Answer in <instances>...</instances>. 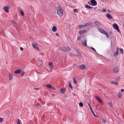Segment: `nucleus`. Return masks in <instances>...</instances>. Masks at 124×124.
Wrapping results in <instances>:
<instances>
[{
	"instance_id": "1",
	"label": "nucleus",
	"mask_w": 124,
	"mask_h": 124,
	"mask_svg": "<svg viewBox=\"0 0 124 124\" xmlns=\"http://www.w3.org/2000/svg\"><path fill=\"white\" fill-rule=\"evenodd\" d=\"M56 10H57V14L60 17L62 16L63 15V11L62 7L59 6H58L56 8Z\"/></svg>"
},
{
	"instance_id": "2",
	"label": "nucleus",
	"mask_w": 124,
	"mask_h": 124,
	"mask_svg": "<svg viewBox=\"0 0 124 124\" xmlns=\"http://www.w3.org/2000/svg\"><path fill=\"white\" fill-rule=\"evenodd\" d=\"M88 3L90 5L94 6L96 5L97 4V3L95 0H91L90 1V3L88 2Z\"/></svg>"
},
{
	"instance_id": "3",
	"label": "nucleus",
	"mask_w": 124,
	"mask_h": 124,
	"mask_svg": "<svg viewBox=\"0 0 124 124\" xmlns=\"http://www.w3.org/2000/svg\"><path fill=\"white\" fill-rule=\"evenodd\" d=\"M98 30L102 33L105 35L106 37L108 38L109 37V35L105 31L103 30L101 28H99Z\"/></svg>"
},
{
	"instance_id": "4",
	"label": "nucleus",
	"mask_w": 124,
	"mask_h": 124,
	"mask_svg": "<svg viewBox=\"0 0 124 124\" xmlns=\"http://www.w3.org/2000/svg\"><path fill=\"white\" fill-rule=\"evenodd\" d=\"M98 30L102 33L105 35L106 37L108 38L109 37V35L105 31L103 30L101 28H99Z\"/></svg>"
},
{
	"instance_id": "5",
	"label": "nucleus",
	"mask_w": 124,
	"mask_h": 124,
	"mask_svg": "<svg viewBox=\"0 0 124 124\" xmlns=\"http://www.w3.org/2000/svg\"><path fill=\"white\" fill-rule=\"evenodd\" d=\"M98 30L102 33L105 35L106 37L108 38L109 37V35L105 31L103 30L101 28H99Z\"/></svg>"
},
{
	"instance_id": "6",
	"label": "nucleus",
	"mask_w": 124,
	"mask_h": 124,
	"mask_svg": "<svg viewBox=\"0 0 124 124\" xmlns=\"http://www.w3.org/2000/svg\"><path fill=\"white\" fill-rule=\"evenodd\" d=\"M112 26L115 29L117 30V32L120 33L119 27L117 24L114 23L112 24Z\"/></svg>"
},
{
	"instance_id": "7",
	"label": "nucleus",
	"mask_w": 124,
	"mask_h": 124,
	"mask_svg": "<svg viewBox=\"0 0 124 124\" xmlns=\"http://www.w3.org/2000/svg\"><path fill=\"white\" fill-rule=\"evenodd\" d=\"M119 70V66L118 65L116 66L113 70V72L115 73H117Z\"/></svg>"
},
{
	"instance_id": "8",
	"label": "nucleus",
	"mask_w": 124,
	"mask_h": 124,
	"mask_svg": "<svg viewBox=\"0 0 124 124\" xmlns=\"http://www.w3.org/2000/svg\"><path fill=\"white\" fill-rule=\"evenodd\" d=\"M61 50L64 52H67L69 51L70 50L69 47H63L61 48Z\"/></svg>"
},
{
	"instance_id": "9",
	"label": "nucleus",
	"mask_w": 124,
	"mask_h": 124,
	"mask_svg": "<svg viewBox=\"0 0 124 124\" xmlns=\"http://www.w3.org/2000/svg\"><path fill=\"white\" fill-rule=\"evenodd\" d=\"M32 45L33 47L34 48L36 49L37 50H39V49L38 47L37 44L36 43L33 42L32 44Z\"/></svg>"
},
{
	"instance_id": "10",
	"label": "nucleus",
	"mask_w": 124,
	"mask_h": 124,
	"mask_svg": "<svg viewBox=\"0 0 124 124\" xmlns=\"http://www.w3.org/2000/svg\"><path fill=\"white\" fill-rule=\"evenodd\" d=\"M46 87L48 88H50V89L55 90V87L50 84H48L46 85Z\"/></svg>"
},
{
	"instance_id": "11",
	"label": "nucleus",
	"mask_w": 124,
	"mask_h": 124,
	"mask_svg": "<svg viewBox=\"0 0 124 124\" xmlns=\"http://www.w3.org/2000/svg\"><path fill=\"white\" fill-rule=\"evenodd\" d=\"M3 9L6 12L8 13L9 12V8L8 6H5L4 7Z\"/></svg>"
},
{
	"instance_id": "12",
	"label": "nucleus",
	"mask_w": 124,
	"mask_h": 124,
	"mask_svg": "<svg viewBox=\"0 0 124 124\" xmlns=\"http://www.w3.org/2000/svg\"><path fill=\"white\" fill-rule=\"evenodd\" d=\"M95 98L99 101L101 103H103V101L100 98L97 96H95Z\"/></svg>"
},
{
	"instance_id": "13",
	"label": "nucleus",
	"mask_w": 124,
	"mask_h": 124,
	"mask_svg": "<svg viewBox=\"0 0 124 124\" xmlns=\"http://www.w3.org/2000/svg\"><path fill=\"white\" fill-rule=\"evenodd\" d=\"M21 71V69H18L14 71V73L16 74H19L20 73Z\"/></svg>"
},
{
	"instance_id": "14",
	"label": "nucleus",
	"mask_w": 124,
	"mask_h": 124,
	"mask_svg": "<svg viewBox=\"0 0 124 124\" xmlns=\"http://www.w3.org/2000/svg\"><path fill=\"white\" fill-rule=\"evenodd\" d=\"M83 45L85 46H86L87 41L86 39H84L83 41H82Z\"/></svg>"
},
{
	"instance_id": "15",
	"label": "nucleus",
	"mask_w": 124,
	"mask_h": 124,
	"mask_svg": "<svg viewBox=\"0 0 124 124\" xmlns=\"http://www.w3.org/2000/svg\"><path fill=\"white\" fill-rule=\"evenodd\" d=\"M92 24V23H91V22H89V23H87L85 24L84 25V26L85 27H86L88 26L91 25Z\"/></svg>"
},
{
	"instance_id": "16",
	"label": "nucleus",
	"mask_w": 124,
	"mask_h": 124,
	"mask_svg": "<svg viewBox=\"0 0 124 124\" xmlns=\"http://www.w3.org/2000/svg\"><path fill=\"white\" fill-rule=\"evenodd\" d=\"M119 53V50L118 48H117V50L115 53L114 54V56H116Z\"/></svg>"
},
{
	"instance_id": "17",
	"label": "nucleus",
	"mask_w": 124,
	"mask_h": 124,
	"mask_svg": "<svg viewBox=\"0 0 124 124\" xmlns=\"http://www.w3.org/2000/svg\"><path fill=\"white\" fill-rule=\"evenodd\" d=\"M80 68L82 70H83L85 68V66L84 64H82L80 66Z\"/></svg>"
},
{
	"instance_id": "18",
	"label": "nucleus",
	"mask_w": 124,
	"mask_h": 124,
	"mask_svg": "<svg viewBox=\"0 0 124 124\" xmlns=\"http://www.w3.org/2000/svg\"><path fill=\"white\" fill-rule=\"evenodd\" d=\"M57 28L55 26H54L52 28V31L54 32H55L57 31Z\"/></svg>"
},
{
	"instance_id": "19",
	"label": "nucleus",
	"mask_w": 124,
	"mask_h": 124,
	"mask_svg": "<svg viewBox=\"0 0 124 124\" xmlns=\"http://www.w3.org/2000/svg\"><path fill=\"white\" fill-rule=\"evenodd\" d=\"M108 19H111L112 18V16L109 14H107L106 15Z\"/></svg>"
},
{
	"instance_id": "20",
	"label": "nucleus",
	"mask_w": 124,
	"mask_h": 124,
	"mask_svg": "<svg viewBox=\"0 0 124 124\" xmlns=\"http://www.w3.org/2000/svg\"><path fill=\"white\" fill-rule=\"evenodd\" d=\"M65 91V88H62L61 90V93L62 94H63L64 93Z\"/></svg>"
},
{
	"instance_id": "21",
	"label": "nucleus",
	"mask_w": 124,
	"mask_h": 124,
	"mask_svg": "<svg viewBox=\"0 0 124 124\" xmlns=\"http://www.w3.org/2000/svg\"><path fill=\"white\" fill-rule=\"evenodd\" d=\"M85 30H80L79 32V33L80 34H82L83 33L85 32Z\"/></svg>"
},
{
	"instance_id": "22",
	"label": "nucleus",
	"mask_w": 124,
	"mask_h": 124,
	"mask_svg": "<svg viewBox=\"0 0 124 124\" xmlns=\"http://www.w3.org/2000/svg\"><path fill=\"white\" fill-rule=\"evenodd\" d=\"M118 97L120 98H122V94L120 92H119V93L118 94Z\"/></svg>"
},
{
	"instance_id": "23",
	"label": "nucleus",
	"mask_w": 124,
	"mask_h": 124,
	"mask_svg": "<svg viewBox=\"0 0 124 124\" xmlns=\"http://www.w3.org/2000/svg\"><path fill=\"white\" fill-rule=\"evenodd\" d=\"M85 7L87 8L91 9L92 8V7L89 6L88 5H85Z\"/></svg>"
},
{
	"instance_id": "24",
	"label": "nucleus",
	"mask_w": 124,
	"mask_h": 124,
	"mask_svg": "<svg viewBox=\"0 0 124 124\" xmlns=\"http://www.w3.org/2000/svg\"><path fill=\"white\" fill-rule=\"evenodd\" d=\"M110 83L112 84L115 85H117V83L116 82L112 81Z\"/></svg>"
},
{
	"instance_id": "25",
	"label": "nucleus",
	"mask_w": 124,
	"mask_h": 124,
	"mask_svg": "<svg viewBox=\"0 0 124 124\" xmlns=\"http://www.w3.org/2000/svg\"><path fill=\"white\" fill-rule=\"evenodd\" d=\"M12 78V76L11 74H9V75L8 78L9 80H10Z\"/></svg>"
},
{
	"instance_id": "26",
	"label": "nucleus",
	"mask_w": 124,
	"mask_h": 124,
	"mask_svg": "<svg viewBox=\"0 0 124 124\" xmlns=\"http://www.w3.org/2000/svg\"><path fill=\"white\" fill-rule=\"evenodd\" d=\"M84 27H85L84 25H80L78 26V27L80 29H81Z\"/></svg>"
},
{
	"instance_id": "27",
	"label": "nucleus",
	"mask_w": 124,
	"mask_h": 124,
	"mask_svg": "<svg viewBox=\"0 0 124 124\" xmlns=\"http://www.w3.org/2000/svg\"><path fill=\"white\" fill-rule=\"evenodd\" d=\"M68 84L69 87L72 90L73 89V88L72 87L70 83L69 82H68Z\"/></svg>"
},
{
	"instance_id": "28",
	"label": "nucleus",
	"mask_w": 124,
	"mask_h": 124,
	"mask_svg": "<svg viewBox=\"0 0 124 124\" xmlns=\"http://www.w3.org/2000/svg\"><path fill=\"white\" fill-rule=\"evenodd\" d=\"M21 15L23 16L24 15V13L22 10H21Z\"/></svg>"
},
{
	"instance_id": "29",
	"label": "nucleus",
	"mask_w": 124,
	"mask_h": 124,
	"mask_svg": "<svg viewBox=\"0 0 124 124\" xmlns=\"http://www.w3.org/2000/svg\"><path fill=\"white\" fill-rule=\"evenodd\" d=\"M37 63L39 65V66H42V65L41 64L40 62L39 61H37Z\"/></svg>"
},
{
	"instance_id": "30",
	"label": "nucleus",
	"mask_w": 124,
	"mask_h": 124,
	"mask_svg": "<svg viewBox=\"0 0 124 124\" xmlns=\"http://www.w3.org/2000/svg\"><path fill=\"white\" fill-rule=\"evenodd\" d=\"M4 121V119L0 117V122L1 123Z\"/></svg>"
},
{
	"instance_id": "31",
	"label": "nucleus",
	"mask_w": 124,
	"mask_h": 124,
	"mask_svg": "<svg viewBox=\"0 0 124 124\" xmlns=\"http://www.w3.org/2000/svg\"><path fill=\"white\" fill-rule=\"evenodd\" d=\"M79 106L81 107H82L83 106V104L82 102H80L79 104Z\"/></svg>"
},
{
	"instance_id": "32",
	"label": "nucleus",
	"mask_w": 124,
	"mask_h": 124,
	"mask_svg": "<svg viewBox=\"0 0 124 124\" xmlns=\"http://www.w3.org/2000/svg\"><path fill=\"white\" fill-rule=\"evenodd\" d=\"M49 65L51 67H52L53 66V64L51 62H49Z\"/></svg>"
},
{
	"instance_id": "33",
	"label": "nucleus",
	"mask_w": 124,
	"mask_h": 124,
	"mask_svg": "<svg viewBox=\"0 0 124 124\" xmlns=\"http://www.w3.org/2000/svg\"><path fill=\"white\" fill-rule=\"evenodd\" d=\"M120 52L122 54H123L124 52L123 50L122 49H120Z\"/></svg>"
},
{
	"instance_id": "34",
	"label": "nucleus",
	"mask_w": 124,
	"mask_h": 124,
	"mask_svg": "<svg viewBox=\"0 0 124 124\" xmlns=\"http://www.w3.org/2000/svg\"><path fill=\"white\" fill-rule=\"evenodd\" d=\"M106 12V10L104 9H102V10H101V12Z\"/></svg>"
},
{
	"instance_id": "35",
	"label": "nucleus",
	"mask_w": 124,
	"mask_h": 124,
	"mask_svg": "<svg viewBox=\"0 0 124 124\" xmlns=\"http://www.w3.org/2000/svg\"><path fill=\"white\" fill-rule=\"evenodd\" d=\"M74 83L75 85H76L77 83V82L76 81L75 79H73Z\"/></svg>"
},
{
	"instance_id": "36",
	"label": "nucleus",
	"mask_w": 124,
	"mask_h": 124,
	"mask_svg": "<svg viewBox=\"0 0 124 124\" xmlns=\"http://www.w3.org/2000/svg\"><path fill=\"white\" fill-rule=\"evenodd\" d=\"M74 12L78 13V10L77 9H74Z\"/></svg>"
},
{
	"instance_id": "37",
	"label": "nucleus",
	"mask_w": 124,
	"mask_h": 124,
	"mask_svg": "<svg viewBox=\"0 0 124 124\" xmlns=\"http://www.w3.org/2000/svg\"><path fill=\"white\" fill-rule=\"evenodd\" d=\"M90 110L91 111V112L93 111L92 110V108L91 106H89V107Z\"/></svg>"
},
{
	"instance_id": "38",
	"label": "nucleus",
	"mask_w": 124,
	"mask_h": 124,
	"mask_svg": "<svg viewBox=\"0 0 124 124\" xmlns=\"http://www.w3.org/2000/svg\"><path fill=\"white\" fill-rule=\"evenodd\" d=\"M102 123H104V124L105 123H106V121L104 119H102Z\"/></svg>"
},
{
	"instance_id": "39",
	"label": "nucleus",
	"mask_w": 124,
	"mask_h": 124,
	"mask_svg": "<svg viewBox=\"0 0 124 124\" xmlns=\"http://www.w3.org/2000/svg\"><path fill=\"white\" fill-rule=\"evenodd\" d=\"M92 113L93 114V115L96 117H97V116L96 115H95V113H94V112H93V111L92 112Z\"/></svg>"
},
{
	"instance_id": "40",
	"label": "nucleus",
	"mask_w": 124,
	"mask_h": 124,
	"mask_svg": "<svg viewBox=\"0 0 124 124\" xmlns=\"http://www.w3.org/2000/svg\"><path fill=\"white\" fill-rule=\"evenodd\" d=\"M17 124H20V120L19 119H18L17 121Z\"/></svg>"
},
{
	"instance_id": "41",
	"label": "nucleus",
	"mask_w": 124,
	"mask_h": 124,
	"mask_svg": "<svg viewBox=\"0 0 124 124\" xmlns=\"http://www.w3.org/2000/svg\"><path fill=\"white\" fill-rule=\"evenodd\" d=\"M25 72L23 71L21 74V76H23L25 74Z\"/></svg>"
},
{
	"instance_id": "42",
	"label": "nucleus",
	"mask_w": 124,
	"mask_h": 124,
	"mask_svg": "<svg viewBox=\"0 0 124 124\" xmlns=\"http://www.w3.org/2000/svg\"><path fill=\"white\" fill-rule=\"evenodd\" d=\"M90 48L91 49H92V50H93L94 51L96 52L95 50V49L94 48H93V47H90Z\"/></svg>"
},
{
	"instance_id": "43",
	"label": "nucleus",
	"mask_w": 124,
	"mask_h": 124,
	"mask_svg": "<svg viewBox=\"0 0 124 124\" xmlns=\"http://www.w3.org/2000/svg\"><path fill=\"white\" fill-rule=\"evenodd\" d=\"M40 105V104L39 103H37V104H36V106H37L38 107Z\"/></svg>"
},
{
	"instance_id": "44",
	"label": "nucleus",
	"mask_w": 124,
	"mask_h": 124,
	"mask_svg": "<svg viewBox=\"0 0 124 124\" xmlns=\"http://www.w3.org/2000/svg\"><path fill=\"white\" fill-rule=\"evenodd\" d=\"M94 23L97 24H98L99 23V22L98 21H95Z\"/></svg>"
},
{
	"instance_id": "45",
	"label": "nucleus",
	"mask_w": 124,
	"mask_h": 124,
	"mask_svg": "<svg viewBox=\"0 0 124 124\" xmlns=\"http://www.w3.org/2000/svg\"><path fill=\"white\" fill-rule=\"evenodd\" d=\"M81 39V38L80 37H78L77 38V39L78 40H80Z\"/></svg>"
},
{
	"instance_id": "46",
	"label": "nucleus",
	"mask_w": 124,
	"mask_h": 124,
	"mask_svg": "<svg viewBox=\"0 0 124 124\" xmlns=\"http://www.w3.org/2000/svg\"><path fill=\"white\" fill-rule=\"evenodd\" d=\"M55 35L56 36H59V34L58 33H56Z\"/></svg>"
},
{
	"instance_id": "47",
	"label": "nucleus",
	"mask_w": 124,
	"mask_h": 124,
	"mask_svg": "<svg viewBox=\"0 0 124 124\" xmlns=\"http://www.w3.org/2000/svg\"><path fill=\"white\" fill-rule=\"evenodd\" d=\"M124 89H121V92H124Z\"/></svg>"
},
{
	"instance_id": "48",
	"label": "nucleus",
	"mask_w": 124,
	"mask_h": 124,
	"mask_svg": "<svg viewBox=\"0 0 124 124\" xmlns=\"http://www.w3.org/2000/svg\"><path fill=\"white\" fill-rule=\"evenodd\" d=\"M20 49L21 51H23V49L22 47H20Z\"/></svg>"
},
{
	"instance_id": "49",
	"label": "nucleus",
	"mask_w": 124,
	"mask_h": 124,
	"mask_svg": "<svg viewBox=\"0 0 124 124\" xmlns=\"http://www.w3.org/2000/svg\"><path fill=\"white\" fill-rule=\"evenodd\" d=\"M77 53H78V54L79 55H80V52H78V51L77 50Z\"/></svg>"
},
{
	"instance_id": "50",
	"label": "nucleus",
	"mask_w": 124,
	"mask_h": 124,
	"mask_svg": "<svg viewBox=\"0 0 124 124\" xmlns=\"http://www.w3.org/2000/svg\"><path fill=\"white\" fill-rule=\"evenodd\" d=\"M34 89H35V90H38L39 89L38 88H34Z\"/></svg>"
},
{
	"instance_id": "51",
	"label": "nucleus",
	"mask_w": 124,
	"mask_h": 124,
	"mask_svg": "<svg viewBox=\"0 0 124 124\" xmlns=\"http://www.w3.org/2000/svg\"><path fill=\"white\" fill-rule=\"evenodd\" d=\"M87 104H88V106H89H89H91L90 105V104H89V103L88 102V103H87Z\"/></svg>"
},
{
	"instance_id": "52",
	"label": "nucleus",
	"mask_w": 124,
	"mask_h": 124,
	"mask_svg": "<svg viewBox=\"0 0 124 124\" xmlns=\"http://www.w3.org/2000/svg\"><path fill=\"white\" fill-rule=\"evenodd\" d=\"M73 95L74 96H75V94H74V93H73Z\"/></svg>"
},
{
	"instance_id": "53",
	"label": "nucleus",
	"mask_w": 124,
	"mask_h": 124,
	"mask_svg": "<svg viewBox=\"0 0 124 124\" xmlns=\"http://www.w3.org/2000/svg\"><path fill=\"white\" fill-rule=\"evenodd\" d=\"M13 22H14L15 24H16L15 23L14 21H13Z\"/></svg>"
}]
</instances>
